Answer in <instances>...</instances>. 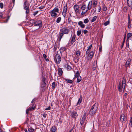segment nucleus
Wrapping results in <instances>:
<instances>
[{"mask_svg":"<svg viewBox=\"0 0 132 132\" xmlns=\"http://www.w3.org/2000/svg\"><path fill=\"white\" fill-rule=\"evenodd\" d=\"M30 4L28 3L27 1H25L23 4L24 9H29Z\"/></svg>","mask_w":132,"mask_h":132,"instance_id":"13","label":"nucleus"},{"mask_svg":"<svg viewBox=\"0 0 132 132\" xmlns=\"http://www.w3.org/2000/svg\"><path fill=\"white\" fill-rule=\"evenodd\" d=\"M28 132H33L34 131V129L32 128L31 127L29 128L28 129Z\"/></svg>","mask_w":132,"mask_h":132,"instance_id":"39","label":"nucleus"},{"mask_svg":"<svg viewBox=\"0 0 132 132\" xmlns=\"http://www.w3.org/2000/svg\"><path fill=\"white\" fill-rule=\"evenodd\" d=\"M110 23V21L109 20H108V21L104 23V25L105 26H106L108 24H109Z\"/></svg>","mask_w":132,"mask_h":132,"instance_id":"38","label":"nucleus"},{"mask_svg":"<svg viewBox=\"0 0 132 132\" xmlns=\"http://www.w3.org/2000/svg\"><path fill=\"white\" fill-rule=\"evenodd\" d=\"M57 48V47H54V48H53L54 51H56Z\"/></svg>","mask_w":132,"mask_h":132,"instance_id":"55","label":"nucleus"},{"mask_svg":"<svg viewBox=\"0 0 132 132\" xmlns=\"http://www.w3.org/2000/svg\"><path fill=\"white\" fill-rule=\"evenodd\" d=\"M35 98H34L33 100H32V101L31 102V103H32L33 102L35 101Z\"/></svg>","mask_w":132,"mask_h":132,"instance_id":"63","label":"nucleus"},{"mask_svg":"<svg viewBox=\"0 0 132 132\" xmlns=\"http://www.w3.org/2000/svg\"><path fill=\"white\" fill-rule=\"evenodd\" d=\"M61 17H58L56 19V22L57 23H59L61 21Z\"/></svg>","mask_w":132,"mask_h":132,"instance_id":"33","label":"nucleus"},{"mask_svg":"<svg viewBox=\"0 0 132 132\" xmlns=\"http://www.w3.org/2000/svg\"><path fill=\"white\" fill-rule=\"evenodd\" d=\"M126 77L125 76L123 78L122 84H121L120 82L119 84L118 89L120 92L124 90L126 86Z\"/></svg>","mask_w":132,"mask_h":132,"instance_id":"1","label":"nucleus"},{"mask_svg":"<svg viewBox=\"0 0 132 132\" xmlns=\"http://www.w3.org/2000/svg\"><path fill=\"white\" fill-rule=\"evenodd\" d=\"M57 44L55 42V44L54 45V47H57Z\"/></svg>","mask_w":132,"mask_h":132,"instance_id":"53","label":"nucleus"},{"mask_svg":"<svg viewBox=\"0 0 132 132\" xmlns=\"http://www.w3.org/2000/svg\"><path fill=\"white\" fill-rule=\"evenodd\" d=\"M97 65V62H94L93 63V69L94 70H95L96 69Z\"/></svg>","mask_w":132,"mask_h":132,"instance_id":"25","label":"nucleus"},{"mask_svg":"<svg viewBox=\"0 0 132 132\" xmlns=\"http://www.w3.org/2000/svg\"><path fill=\"white\" fill-rule=\"evenodd\" d=\"M58 74H62L63 73V71L62 68H60L58 69Z\"/></svg>","mask_w":132,"mask_h":132,"instance_id":"28","label":"nucleus"},{"mask_svg":"<svg viewBox=\"0 0 132 132\" xmlns=\"http://www.w3.org/2000/svg\"><path fill=\"white\" fill-rule=\"evenodd\" d=\"M81 33V30H78L77 31V34L78 36H80Z\"/></svg>","mask_w":132,"mask_h":132,"instance_id":"41","label":"nucleus"},{"mask_svg":"<svg viewBox=\"0 0 132 132\" xmlns=\"http://www.w3.org/2000/svg\"><path fill=\"white\" fill-rule=\"evenodd\" d=\"M81 9L82 10V11L81 13L82 15H84L88 10L85 4H84L82 5L81 7Z\"/></svg>","mask_w":132,"mask_h":132,"instance_id":"6","label":"nucleus"},{"mask_svg":"<svg viewBox=\"0 0 132 132\" xmlns=\"http://www.w3.org/2000/svg\"><path fill=\"white\" fill-rule=\"evenodd\" d=\"M44 6H40L39 7V9L40 10L44 8Z\"/></svg>","mask_w":132,"mask_h":132,"instance_id":"48","label":"nucleus"},{"mask_svg":"<svg viewBox=\"0 0 132 132\" xmlns=\"http://www.w3.org/2000/svg\"><path fill=\"white\" fill-rule=\"evenodd\" d=\"M63 10L62 12V15L65 18L67 14V11L68 7L67 4H64L63 5Z\"/></svg>","mask_w":132,"mask_h":132,"instance_id":"5","label":"nucleus"},{"mask_svg":"<svg viewBox=\"0 0 132 132\" xmlns=\"http://www.w3.org/2000/svg\"><path fill=\"white\" fill-rule=\"evenodd\" d=\"M25 10H26V13L27 16V15L29 13V9H24Z\"/></svg>","mask_w":132,"mask_h":132,"instance_id":"43","label":"nucleus"},{"mask_svg":"<svg viewBox=\"0 0 132 132\" xmlns=\"http://www.w3.org/2000/svg\"><path fill=\"white\" fill-rule=\"evenodd\" d=\"M51 109V108L50 106L45 109L46 110H50Z\"/></svg>","mask_w":132,"mask_h":132,"instance_id":"52","label":"nucleus"},{"mask_svg":"<svg viewBox=\"0 0 132 132\" xmlns=\"http://www.w3.org/2000/svg\"><path fill=\"white\" fill-rule=\"evenodd\" d=\"M120 119L121 121L122 122H125L126 120V117L123 113L120 117Z\"/></svg>","mask_w":132,"mask_h":132,"instance_id":"10","label":"nucleus"},{"mask_svg":"<svg viewBox=\"0 0 132 132\" xmlns=\"http://www.w3.org/2000/svg\"><path fill=\"white\" fill-rule=\"evenodd\" d=\"M63 35L64 34H63V33H62V32H60L59 33L58 36V39L59 42H60L61 39Z\"/></svg>","mask_w":132,"mask_h":132,"instance_id":"21","label":"nucleus"},{"mask_svg":"<svg viewBox=\"0 0 132 132\" xmlns=\"http://www.w3.org/2000/svg\"><path fill=\"white\" fill-rule=\"evenodd\" d=\"M86 117L85 115H84L82 117L81 120L80 121V123L81 125H82L83 124L84 122L85 121V120L86 119Z\"/></svg>","mask_w":132,"mask_h":132,"instance_id":"23","label":"nucleus"},{"mask_svg":"<svg viewBox=\"0 0 132 132\" xmlns=\"http://www.w3.org/2000/svg\"><path fill=\"white\" fill-rule=\"evenodd\" d=\"M92 46V44L90 45L88 47L87 50H88L89 51H90V50L91 49Z\"/></svg>","mask_w":132,"mask_h":132,"instance_id":"46","label":"nucleus"},{"mask_svg":"<svg viewBox=\"0 0 132 132\" xmlns=\"http://www.w3.org/2000/svg\"><path fill=\"white\" fill-rule=\"evenodd\" d=\"M90 51L89 50H87V51L86 52V54H88V53Z\"/></svg>","mask_w":132,"mask_h":132,"instance_id":"57","label":"nucleus"},{"mask_svg":"<svg viewBox=\"0 0 132 132\" xmlns=\"http://www.w3.org/2000/svg\"><path fill=\"white\" fill-rule=\"evenodd\" d=\"M74 60L75 63H77L78 61V60L77 58H75L74 59Z\"/></svg>","mask_w":132,"mask_h":132,"instance_id":"50","label":"nucleus"},{"mask_svg":"<svg viewBox=\"0 0 132 132\" xmlns=\"http://www.w3.org/2000/svg\"><path fill=\"white\" fill-rule=\"evenodd\" d=\"M78 24L81 28H84L85 27V25L84 24L82 21H79L78 23Z\"/></svg>","mask_w":132,"mask_h":132,"instance_id":"18","label":"nucleus"},{"mask_svg":"<svg viewBox=\"0 0 132 132\" xmlns=\"http://www.w3.org/2000/svg\"><path fill=\"white\" fill-rule=\"evenodd\" d=\"M83 32L84 34H86L88 33V31L86 30H84L83 31Z\"/></svg>","mask_w":132,"mask_h":132,"instance_id":"47","label":"nucleus"},{"mask_svg":"<svg viewBox=\"0 0 132 132\" xmlns=\"http://www.w3.org/2000/svg\"><path fill=\"white\" fill-rule=\"evenodd\" d=\"M66 48L65 47H61L60 49V51L61 53V56H62V52H63L64 51H65V50Z\"/></svg>","mask_w":132,"mask_h":132,"instance_id":"26","label":"nucleus"},{"mask_svg":"<svg viewBox=\"0 0 132 132\" xmlns=\"http://www.w3.org/2000/svg\"><path fill=\"white\" fill-rule=\"evenodd\" d=\"M12 2L13 4V6L15 4V0H12Z\"/></svg>","mask_w":132,"mask_h":132,"instance_id":"58","label":"nucleus"},{"mask_svg":"<svg viewBox=\"0 0 132 132\" xmlns=\"http://www.w3.org/2000/svg\"><path fill=\"white\" fill-rule=\"evenodd\" d=\"M99 50L100 51H101L102 50V47L101 46L100 47H99Z\"/></svg>","mask_w":132,"mask_h":132,"instance_id":"62","label":"nucleus"},{"mask_svg":"<svg viewBox=\"0 0 132 132\" xmlns=\"http://www.w3.org/2000/svg\"><path fill=\"white\" fill-rule=\"evenodd\" d=\"M82 99V97L81 96L80 98L79 99L77 103V105H78L80 104L81 102Z\"/></svg>","mask_w":132,"mask_h":132,"instance_id":"29","label":"nucleus"},{"mask_svg":"<svg viewBox=\"0 0 132 132\" xmlns=\"http://www.w3.org/2000/svg\"><path fill=\"white\" fill-rule=\"evenodd\" d=\"M131 119H132V118L131 117V119H130V126L132 125V121L131 120Z\"/></svg>","mask_w":132,"mask_h":132,"instance_id":"56","label":"nucleus"},{"mask_svg":"<svg viewBox=\"0 0 132 132\" xmlns=\"http://www.w3.org/2000/svg\"><path fill=\"white\" fill-rule=\"evenodd\" d=\"M56 130V128L55 126H53L51 129V131L52 132H55Z\"/></svg>","mask_w":132,"mask_h":132,"instance_id":"27","label":"nucleus"},{"mask_svg":"<svg viewBox=\"0 0 132 132\" xmlns=\"http://www.w3.org/2000/svg\"><path fill=\"white\" fill-rule=\"evenodd\" d=\"M130 63V62L129 61H127L125 64V67H127V66H128L129 65Z\"/></svg>","mask_w":132,"mask_h":132,"instance_id":"40","label":"nucleus"},{"mask_svg":"<svg viewBox=\"0 0 132 132\" xmlns=\"http://www.w3.org/2000/svg\"><path fill=\"white\" fill-rule=\"evenodd\" d=\"M94 52V51H92L89 54H88V59H92L93 56Z\"/></svg>","mask_w":132,"mask_h":132,"instance_id":"14","label":"nucleus"},{"mask_svg":"<svg viewBox=\"0 0 132 132\" xmlns=\"http://www.w3.org/2000/svg\"><path fill=\"white\" fill-rule=\"evenodd\" d=\"M76 75V77L77 78V83H79L81 81V78L79 75Z\"/></svg>","mask_w":132,"mask_h":132,"instance_id":"20","label":"nucleus"},{"mask_svg":"<svg viewBox=\"0 0 132 132\" xmlns=\"http://www.w3.org/2000/svg\"><path fill=\"white\" fill-rule=\"evenodd\" d=\"M43 55L44 59H46L47 58V56L45 54H44Z\"/></svg>","mask_w":132,"mask_h":132,"instance_id":"51","label":"nucleus"},{"mask_svg":"<svg viewBox=\"0 0 132 132\" xmlns=\"http://www.w3.org/2000/svg\"><path fill=\"white\" fill-rule=\"evenodd\" d=\"M45 59V60H46V61H48L49 60L47 58H46V59Z\"/></svg>","mask_w":132,"mask_h":132,"instance_id":"64","label":"nucleus"},{"mask_svg":"<svg viewBox=\"0 0 132 132\" xmlns=\"http://www.w3.org/2000/svg\"><path fill=\"white\" fill-rule=\"evenodd\" d=\"M54 59L57 64H59L60 62L61 58L60 55L57 54L54 57Z\"/></svg>","mask_w":132,"mask_h":132,"instance_id":"4","label":"nucleus"},{"mask_svg":"<svg viewBox=\"0 0 132 132\" xmlns=\"http://www.w3.org/2000/svg\"><path fill=\"white\" fill-rule=\"evenodd\" d=\"M97 17L96 16H94L93 17L91 20V21L92 22H94L96 19Z\"/></svg>","mask_w":132,"mask_h":132,"instance_id":"36","label":"nucleus"},{"mask_svg":"<svg viewBox=\"0 0 132 132\" xmlns=\"http://www.w3.org/2000/svg\"><path fill=\"white\" fill-rule=\"evenodd\" d=\"M46 79L45 77H43L42 79V87H44L46 86Z\"/></svg>","mask_w":132,"mask_h":132,"instance_id":"15","label":"nucleus"},{"mask_svg":"<svg viewBox=\"0 0 132 132\" xmlns=\"http://www.w3.org/2000/svg\"><path fill=\"white\" fill-rule=\"evenodd\" d=\"M130 21V17H128V28L129 29H130L131 28Z\"/></svg>","mask_w":132,"mask_h":132,"instance_id":"31","label":"nucleus"},{"mask_svg":"<svg viewBox=\"0 0 132 132\" xmlns=\"http://www.w3.org/2000/svg\"><path fill=\"white\" fill-rule=\"evenodd\" d=\"M92 3L93 4V6L94 7H96L97 4V0H92Z\"/></svg>","mask_w":132,"mask_h":132,"instance_id":"19","label":"nucleus"},{"mask_svg":"<svg viewBox=\"0 0 132 132\" xmlns=\"http://www.w3.org/2000/svg\"><path fill=\"white\" fill-rule=\"evenodd\" d=\"M89 21V20L88 18L84 20V22L85 24L87 23Z\"/></svg>","mask_w":132,"mask_h":132,"instance_id":"35","label":"nucleus"},{"mask_svg":"<svg viewBox=\"0 0 132 132\" xmlns=\"http://www.w3.org/2000/svg\"><path fill=\"white\" fill-rule=\"evenodd\" d=\"M3 6L4 5L2 3H0V7L1 9L3 8Z\"/></svg>","mask_w":132,"mask_h":132,"instance_id":"44","label":"nucleus"},{"mask_svg":"<svg viewBox=\"0 0 132 132\" xmlns=\"http://www.w3.org/2000/svg\"><path fill=\"white\" fill-rule=\"evenodd\" d=\"M127 3L128 5L130 7H132V0H127Z\"/></svg>","mask_w":132,"mask_h":132,"instance_id":"24","label":"nucleus"},{"mask_svg":"<svg viewBox=\"0 0 132 132\" xmlns=\"http://www.w3.org/2000/svg\"><path fill=\"white\" fill-rule=\"evenodd\" d=\"M124 41L123 43H122V45H121V47L122 48L124 45Z\"/></svg>","mask_w":132,"mask_h":132,"instance_id":"61","label":"nucleus"},{"mask_svg":"<svg viewBox=\"0 0 132 132\" xmlns=\"http://www.w3.org/2000/svg\"><path fill=\"white\" fill-rule=\"evenodd\" d=\"M64 80L67 82V83L71 84L72 82V81L70 79H64Z\"/></svg>","mask_w":132,"mask_h":132,"instance_id":"30","label":"nucleus"},{"mask_svg":"<svg viewBox=\"0 0 132 132\" xmlns=\"http://www.w3.org/2000/svg\"><path fill=\"white\" fill-rule=\"evenodd\" d=\"M69 63H70L69 62L66 61V63L64 64V67L68 70H70L72 69L71 67L69 65Z\"/></svg>","mask_w":132,"mask_h":132,"instance_id":"7","label":"nucleus"},{"mask_svg":"<svg viewBox=\"0 0 132 132\" xmlns=\"http://www.w3.org/2000/svg\"><path fill=\"white\" fill-rule=\"evenodd\" d=\"M101 10V8L100 7H99L98 9V11L99 12H100Z\"/></svg>","mask_w":132,"mask_h":132,"instance_id":"60","label":"nucleus"},{"mask_svg":"<svg viewBox=\"0 0 132 132\" xmlns=\"http://www.w3.org/2000/svg\"><path fill=\"white\" fill-rule=\"evenodd\" d=\"M80 52L79 51H77L76 52V55L78 57L80 55Z\"/></svg>","mask_w":132,"mask_h":132,"instance_id":"37","label":"nucleus"},{"mask_svg":"<svg viewBox=\"0 0 132 132\" xmlns=\"http://www.w3.org/2000/svg\"><path fill=\"white\" fill-rule=\"evenodd\" d=\"M55 84L54 82H53L52 84V88L54 89L55 87Z\"/></svg>","mask_w":132,"mask_h":132,"instance_id":"42","label":"nucleus"},{"mask_svg":"<svg viewBox=\"0 0 132 132\" xmlns=\"http://www.w3.org/2000/svg\"><path fill=\"white\" fill-rule=\"evenodd\" d=\"M76 35L75 34L73 35H71L70 39V40L71 44H73L76 41Z\"/></svg>","mask_w":132,"mask_h":132,"instance_id":"9","label":"nucleus"},{"mask_svg":"<svg viewBox=\"0 0 132 132\" xmlns=\"http://www.w3.org/2000/svg\"><path fill=\"white\" fill-rule=\"evenodd\" d=\"M35 25L36 26H39V28H40L42 27V22L40 20H37L34 23Z\"/></svg>","mask_w":132,"mask_h":132,"instance_id":"11","label":"nucleus"},{"mask_svg":"<svg viewBox=\"0 0 132 132\" xmlns=\"http://www.w3.org/2000/svg\"><path fill=\"white\" fill-rule=\"evenodd\" d=\"M71 116L72 118L76 119L78 116V114L77 112H72L71 114Z\"/></svg>","mask_w":132,"mask_h":132,"instance_id":"16","label":"nucleus"},{"mask_svg":"<svg viewBox=\"0 0 132 132\" xmlns=\"http://www.w3.org/2000/svg\"><path fill=\"white\" fill-rule=\"evenodd\" d=\"M92 4L91 1H90L88 3L87 7L88 10H90L92 8Z\"/></svg>","mask_w":132,"mask_h":132,"instance_id":"17","label":"nucleus"},{"mask_svg":"<svg viewBox=\"0 0 132 132\" xmlns=\"http://www.w3.org/2000/svg\"><path fill=\"white\" fill-rule=\"evenodd\" d=\"M59 9L57 7H55L52 10L50 11V14L51 16L56 17L57 15V13L59 12Z\"/></svg>","mask_w":132,"mask_h":132,"instance_id":"2","label":"nucleus"},{"mask_svg":"<svg viewBox=\"0 0 132 132\" xmlns=\"http://www.w3.org/2000/svg\"><path fill=\"white\" fill-rule=\"evenodd\" d=\"M60 30L61 32L63 34H69V33L70 31L69 29L65 27L64 28L61 29Z\"/></svg>","mask_w":132,"mask_h":132,"instance_id":"8","label":"nucleus"},{"mask_svg":"<svg viewBox=\"0 0 132 132\" xmlns=\"http://www.w3.org/2000/svg\"><path fill=\"white\" fill-rule=\"evenodd\" d=\"M63 57L64 59L67 58V53L66 52L64 54V55L62 56Z\"/></svg>","mask_w":132,"mask_h":132,"instance_id":"34","label":"nucleus"},{"mask_svg":"<svg viewBox=\"0 0 132 132\" xmlns=\"http://www.w3.org/2000/svg\"><path fill=\"white\" fill-rule=\"evenodd\" d=\"M43 116L44 118H45L46 117L47 115L46 114H44L43 115Z\"/></svg>","mask_w":132,"mask_h":132,"instance_id":"59","label":"nucleus"},{"mask_svg":"<svg viewBox=\"0 0 132 132\" xmlns=\"http://www.w3.org/2000/svg\"><path fill=\"white\" fill-rule=\"evenodd\" d=\"M98 109L97 104L95 103L92 106L91 109L89 111L90 114L92 115H93L96 112V111Z\"/></svg>","mask_w":132,"mask_h":132,"instance_id":"3","label":"nucleus"},{"mask_svg":"<svg viewBox=\"0 0 132 132\" xmlns=\"http://www.w3.org/2000/svg\"><path fill=\"white\" fill-rule=\"evenodd\" d=\"M3 14L2 12H0V17L2 18H3Z\"/></svg>","mask_w":132,"mask_h":132,"instance_id":"54","label":"nucleus"},{"mask_svg":"<svg viewBox=\"0 0 132 132\" xmlns=\"http://www.w3.org/2000/svg\"><path fill=\"white\" fill-rule=\"evenodd\" d=\"M38 13V11H37L36 12H34V13L33 14V15L34 16H35Z\"/></svg>","mask_w":132,"mask_h":132,"instance_id":"49","label":"nucleus"},{"mask_svg":"<svg viewBox=\"0 0 132 132\" xmlns=\"http://www.w3.org/2000/svg\"><path fill=\"white\" fill-rule=\"evenodd\" d=\"M132 36V33H128L127 35V40L129 39V38Z\"/></svg>","mask_w":132,"mask_h":132,"instance_id":"32","label":"nucleus"},{"mask_svg":"<svg viewBox=\"0 0 132 132\" xmlns=\"http://www.w3.org/2000/svg\"><path fill=\"white\" fill-rule=\"evenodd\" d=\"M35 108V106H34L33 107L32 106L31 108H29L27 109L26 111V113L28 114V112L29 111L33 110H34Z\"/></svg>","mask_w":132,"mask_h":132,"instance_id":"22","label":"nucleus"},{"mask_svg":"<svg viewBox=\"0 0 132 132\" xmlns=\"http://www.w3.org/2000/svg\"><path fill=\"white\" fill-rule=\"evenodd\" d=\"M107 8L105 6H103V10L104 11H105L106 10Z\"/></svg>","mask_w":132,"mask_h":132,"instance_id":"45","label":"nucleus"},{"mask_svg":"<svg viewBox=\"0 0 132 132\" xmlns=\"http://www.w3.org/2000/svg\"><path fill=\"white\" fill-rule=\"evenodd\" d=\"M74 9L76 14L79 13V6L77 5H75L73 7Z\"/></svg>","mask_w":132,"mask_h":132,"instance_id":"12","label":"nucleus"}]
</instances>
